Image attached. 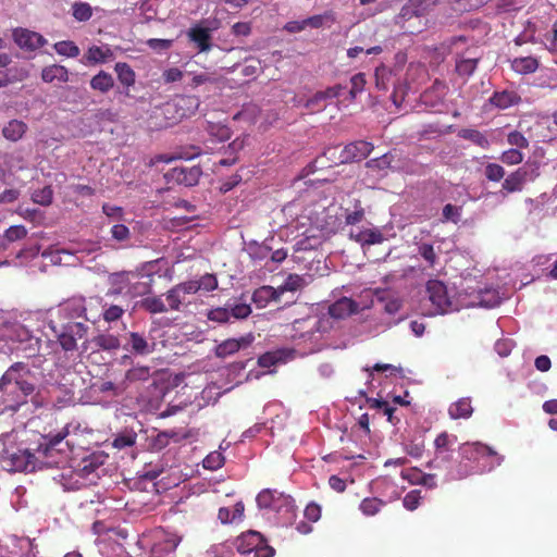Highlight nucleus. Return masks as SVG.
Listing matches in <instances>:
<instances>
[{"label":"nucleus","instance_id":"obj_1","mask_svg":"<svg viewBox=\"0 0 557 557\" xmlns=\"http://www.w3.org/2000/svg\"><path fill=\"white\" fill-rule=\"evenodd\" d=\"M373 148V145L366 140L352 141L342 149H339V146H332L326 148L322 156L317 158L314 162L322 163L323 159H326L334 164L360 162L372 152Z\"/></svg>","mask_w":557,"mask_h":557},{"label":"nucleus","instance_id":"obj_2","mask_svg":"<svg viewBox=\"0 0 557 557\" xmlns=\"http://www.w3.org/2000/svg\"><path fill=\"white\" fill-rule=\"evenodd\" d=\"M202 170L199 165L176 166L171 169L164 174L166 183H176L186 187H191L198 184Z\"/></svg>","mask_w":557,"mask_h":557},{"label":"nucleus","instance_id":"obj_3","mask_svg":"<svg viewBox=\"0 0 557 557\" xmlns=\"http://www.w3.org/2000/svg\"><path fill=\"white\" fill-rule=\"evenodd\" d=\"M13 37L15 44L22 48L27 50H36L47 44V40L38 33L25 29V28H16L13 32Z\"/></svg>","mask_w":557,"mask_h":557},{"label":"nucleus","instance_id":"obj_4","mask_svg":"<svg viewBox=\"0 0 557 557\" xmlns=\"http://www.w3.org/2000/svg\"><path fill=\"white\" fill-rule=\"evenodd\" d=\"M349 237L361 246L380 244L384 240L382 232L377 228H361L359 226L351 227L348 233Z\"/></svg>","mask_w":557,"mask_h":557},{"label":"nucleus","instance_id":"obj_5","mask_svg":"<svg viewBox=\"0 0 557 557\" xmlns=\"http://www.w3.org/2000/svg\"><path fill=\"white\" fill-rule=\"evenodd\" d=\"M528 175L527 168H519L505 178L502 190L506 193L520 191L528 180Z\"/></svg>","mask_w":557,"mask_h":557},{"label":"nucleus","instance_id":"obj_6","mask_svg":"<svg viewBox=\"0 0 557 557\" xmlns=\"http://www.w3.org/2000/svg\"><path fill=\"white\" fill-rule=\"evenodd\" d=\"M188 37L194 41L199 51H209L211 48V32L209 28L201 25H196L188 30Z\"/></svg>","mask_w":557,"mask_h":557},{"label":"nucleus","instance_id":"obj_7","mask_svg":"<svg viewBox=\"0 0 557 557\" xmlns=\"http://www.w3.org/2000/svg\"><path fill=\"white\" fill-rule=\"evenodd\" d=\"M520 101L521 97L517 92L509 90L496 91L490 98V102L499 109H507Z\"/></svg>","mask_w":557,"mask_h":557},{"label":"nucleus","instance_id":"obj_8","mask_svg":"<svg viewBox=\"0 0 557 557\" xmlns=\"http://www.w3.org/2000/svg\"><path fill=\"white\" fill-rule=\"evenodd\" d=\"M41 78L46 83H51L54 79H58L62 83H66L69 82V71L63 65H49L42 69Z\"/></svg>","mask_w":557,"mask_h":557},{"label":"nucleus","instance_id":"obj_9","mask_svg":"<svg viewBox=\"0 0 557 557\" xmlns=\"http://www.w3.org/2000/svg\"><path fill=\"white\" fill-rule=\"evenodd\" d=\"M27 129V125L18 120H11L2 129L4 138L11 141H17L23 137Z\"/></svg>","mask_w":557,"mask_h":557},{"label":"nucleus","instance_id":"obj_10","mask_svg":"<svg viewBox=\"0 0 557 557\" xmlns=\"http://www.w3.org/2000/svg\"><path fill=\"white\" fill-rule=\"evenodd\" d=\"M0 73L2 74L0 77V88L16 82H22L29 76V72L24 67H11L4 73Z\"/></svg>","mask_w":557,"mask_h":557},{"label":"nucleus","instance_id":"obj_11","mask_svg":"<svg viewBox=\"0 0 557 557\" xmlns=\"http://www.w3.org/2000/svg\"><path fill=\"white\" fill-rule=\"evenodd\" d=\"M113 86H114V79H113L112 75L104 71H100L90 81V87L94 90H98L103 94L108 92Z\"/></svg>","mask_w":557,"mask_h":557},{"label":"nucleus","instance_id":"obj_12","mask_svg":"<svg viewBox=\"0 0 557 557\" xmlns=\"http://www.w3.org/2000/svg\"><path fill=\"white\" fill-rule=\"evenodd\" d=\"M27 235V230L24 225H13L10 226L0 237V248L5 249L7 244H11L13 242L23 239Z\"/></svg>","mask_w":557,"mask_h":557},{"label":"nucleus","instance_id":"obj_13","mask_svg":"<svg viewBox=\"0 0 557 557\" xmlns=\"http://www.w3.org/2000/svg\"><path fill=\"white\" fill-rule=\"evenodd\" d=\"M117 78L122 85L126 88L134 85L135 83V72L133 69L125 62H117L114 67Z\"/></svg>","mask_w":557,"mask_h":557},{"label":"nucleus","instance_id":"obj_14","mask_svg":"<svg viewBox=\"0 0 557 557\" xmlns=\"http://www.w3.org/2000/svg\"><path fill=\"white\" fill-rule=\"evenodd\" d=\"M86 58L91 63H104L113 58V52L109 48L103 50L101 47L92 46L88 49Z\"/></svg>","mask_w":557,"mask_h":557},{"label":"nucleus","instance_id":"obj_15","mask_svg":"<svg viewBox=\"0 0 557 557\" xmlns=\"http://www.w3.org/2000/svg\"><path fill=\"white\" fill-rule=\"evenodd\" d=\"M458 135L459 137L470 140L482 148H486L490 145L488 139L478 129L462 128L459 131Z\"/></svg>","mask_w":557,"mask_h":557},{"label":"nucleus","instance_id":"obj_16","mask_svg":"<svg viewBox=\"0 0 557 557\" xmlns=\"http://www.w3.org/2000/svg\"><path fill=\"white\" fill-rule=\"evenodd\" d=\"M32 200L35 203L47 207L52 203L53 200V190L50 185H47L40 189H37L32 195Z\"/></svg>","mask_w":557,"mask_h":557},{"label":"nucleus","instance_id":"obj_17","mask_svg":"<svg viewBox=\"0 0 557 557\" xmlns=\"http://www.w3.org/2000/svg\"><path fill=\"white\" fill-rule=\"evenodd\" d=\"M72 15L78 22H86L92 16V8L87 2H74Z\"/></svg>","mask_w":557,"mask_h":557},{"label":"nucleus","instance_id":"obj_18","mask_svg":"<svg viewBox=\"0 0 557 557\" xmlns=\"http://www.w3.org/2000/svg\"><path fill=\"white\" fill-rule=\"evenodd\" d=\"M393 160L394 157L392 156V153L388 152L381 157L370 159L369 161L366 162V166L370 170L383 171L385 169L391 168V163Z\"/></svg>","mask_w":557,"mask_h":557},{"label":"nucleus","instance_id":"obj_19","mask_svg":"<svg viewBox=\"0 0 557 557\" xmlns=\"http://www.w3.org/2000/svg\"><path fill=\"white\" fill-rule=\"evenodd\" d=\"M513 69L519 73H533L537 69V61L533 58H521L513 61Z\"/></svg>","mask_w":557,"mask_h":557},{"label":"nucleus","instance_id":"obj_20","mask_svg":"<svg viewBox=\"0 0 557 557\" xmlns=\"http://www.w3.org/2000/svg\"><path fill=\"white\" fill-rule=\"evenodd\" d=\"M57 53L70 58L79 55V48L73 41H59L54 44Z\"/></svg>","mask_w":557,"mask_h":557},{"label":"nucleus","instance_id":"obj_21","mask_svg":"<svg viewBox=\"0 0 557 557\" xmlns=\"http://www.w3.org/2000/svg\"><path fill=\"white\" fill-rule=\"evenodd\" d=\"M479 59L471 58V59H462L456 64V71L459 75L463 76H471L476 66H478Z\"/></svg>","mask_w":557,"mask_h":557},{"label":"nucleus","instance_id":"obj_22","mask_svg":"<svg viewBox=\"0 0 557 557\" xmlns=\"http://www.w3.org/2000/svg\"><path fill=\"white\" fill-rule=\"evenodd\" d=\"M484 173L486 178L492 182H499L505 176L504 168L497 163H488Z\"/></svg>","mask_w":557,"mask_h":557},{"label":"nucleus","instance_id":"obj_23","mask_svg":"<svg viewBox=\"0 0 557 557\" xmlns=\"http://www.w3.org/2000/svg\"><path fill=\"white\" fill-rule=\"evenodd\" d=\"M500 160L506 164H519L522 162L523 157L522 153L515 148H511L509 150H506L503 152Z\"/></svg>","mask_w":557,"mask_h":557},{"label":"nucleus","instance_id":"obj_24","mask_svg":"<svg viewBox=\"0 0 557 557\" xmlns=\"http://www.w3.org/2000/svg\"><path fill=\"white\" fill-rule=\"evenodd\" d=\"M172 45H173L172 39L151 38V39L147 40V46L157 52H162V51L169 50L172 47Z\"/></svg>","mask_w":557,"mask_h":557},{"label":"nucleus","instance_id":"obj_25","mask_svg":"<svg viewBox=\"0 0 557 557\" xmlns=\"http://www.w3.org/2000/svg\"><path fill=\"white\" fill-rule=\"evenodd\" d=\"M325 95L323 94V91H317L311 98H309L306 103H305V108L307 109H310V110H318V111H321L324 106H321V102L322 101H325Z\"/></svg>","mask_w":557,"mask_h":557},{"label":"nucleus","instance_id":"obj_26","mask_svg":"<svg viewBox=\"0 0 557 557\" xmlns=\"http://www.w3.org/2000/svg\"><path fill=\"white\" fill-rule=\"evenodd\" d=\"M418 252L425 261L429 262L430 265H433L436 259V255L434 248L430 244H421L418 247Z\"/></svg>","mask_w":557,"mask_h":557},{"label":"nucleus","instance_id":"obj_27","mask_svg":"<svg viewBox=\"0 0 557 557\" xmlns=\"http://www.w3.org/2000/svg\"><path fill=\"white\" fill-rule=\"evenodd\" d=\"M443 216L447 221L457 223L460 219V208H458L451 203H447L443 208Z\"/></svg>","mask_w":557,"mask_h":557},{"label":"nucleus","instance_id":"obj_28","mask_svg":"<svg viewBox=\"0 0 557 557\" xmlns=\"http://www.w3.org/2000/svg\"><path fill=\"white\" fill-rule=\"evenodd\" d=\"M507 140L509 145L519 148H527L529 146L528 139L518 131L509 133Z\"/></svg>","mask_w":557,"mask_h":557},{"label":"nucleus","instance_id":"obj_29","mask_svg":"<svg viewBox=\"0 0 557 557\" xmlns=\"http://www.w3.org/2000/svg\"><path fill=\"white\" fill-rule=\"evenodd\" d=\"M112 237L119 242H124L129 237V230L124 224H115L111 228Z\"/></svg>","mask_w":557,"mask_h":557},{"label":"nucleus","instance_id":"obj_30","mask_svg":"<svg viewBox=\"0 0 557 557\" xmlns=\"http://www.w3.org/2000/svg\"><path fill=\"white\" fill-rule=\"evenodd\" d=\"M245 66L243 67V74L245 76H251L255 75L259 67H260V61L250 57L245 60Z\"/></svg>","mask_w":557,"mask_h":557},{"label":"nucleus","instance_id":"obj_31","mask_svg":"<svg viewBox=\"0 0 557 557\" xmlns=\"http://www.w3.org/2000/svg\"><path fill=\"white\" fill-rule=\"evenodd\" d=\"M260 250L263 252V251H267L268 253H270V261L272 263H280L282 261H284L287 257V252L283 249H277L275 251H271L270 248L268 247H262L260 248Z\"/></svg>","mask_w":557,"mask_h":557},{"label":"nucleus","instance_id":"obj_32","mask_svg":"<svg viewBox=\"0 0 557 557\" xmlns=\"http://www.w3.org/2000/svg\"><path fill=\"white\" fill-rule=\"evenodd\" d=\"M242 182V176L239 174H233L225 182L222 183L220 189L222 193H227L236 187Z\"/></svg>","mask_w":557,"mask_h":557},{"label":"nucleus","instance_id":"obj_33","mask_svg":"<svg viewBox=\"0 0 557 557\" xmlns=\"http://www.w3.org/2000/svg\"><path fill=\"white\" fill-rule=\"evenodd\" d=\"M351 88L361 92L366 85V76L363 73H357L350 78Z\"/></svg>","mask_w":557,"mask_h":557},{"label":"nucleus","instance_id":"obj_34","mask_svg":"<svg viewBox=\"0 0 557 557\" xmlns=\"http://www.w3.org/2000/svg\"><path fill=\"white\" fill-rule=\"evenodd\" d=\"M163 77L166 83L178 82L183 77V72L176 67H172L163 73Z\"/></svg>","mask_w":557,"mask_h":557},{"label":"nucleus","instance_id":"obj_35","mask_svg":"<svg viewBox=\"0 0 557 557\" xmlns=\"http://www.w3.org/2000/svg\"><path fill=\"white\" fill-rule=\"evenodd\" d=\"M18 197L20 191L17 189H5L0 194V203L14 202Z\"/></svg>","mask_w":557,"mask_h":557},{"label":"nucleus","instance_id":"obj_36","mask_svg":"<svg viewBox=\"0 0 557 557\" xmlns=\"http://www.w3.org/2000/svg\"><path fill=\"white\" fill-rule=\"evenodd\" d=\"M232 30L236 36H248L251 33V27L249 23L238 22L233 25Z\"/></svg>","mask_w":557,"mask_h":557},{"label":"nucleus","instance_id":"obj_37","mask_svg":"<svg viewBox=\"0 0 557 557\" xmlns=\"http://www.w3.org/2000/svg\"><path fill=\"white\" fill-rule=\"evenodd\" d=\"M345 88H346L345 86L337 84V85L327 87L325 90H322V91L325 95V99H332V98L339 97L342 95V91Z\"/></svg>","mask_w":557,"mask_h":557},{"label":"nucleus","instance_id":"obj_38","mask_svg":"<svg viewBox=\"0 0 557 557\" xmlns=\"http://www.w3.org/2000/svg\"><path fill=\"white\" fill-rule=\"evenodd\" d=\"M306 23H305V20L302 21H290V22H287L284 26V29L287 30L288 33H299L301 32L302 29L306 28Z\"/></svg>","mask_w":557,"mask_h":557},{"label":"nucleus","instance_id":"obj_39","mask_svg":"<svg viewBox=\"0 0 557 557\" xmlns=\"http://www.w3.org/2000/svg\"><path fill=\"white\" fill-rule=\"evenodd\" d=\"M498 7L507 12L519 10L522 8V0H502Z\"/></svg>","mask_w":557,"mask_h":557},{"label":"nucleus","instance_id":"obj_40","mask_svg":"<svg viewBox=\"0 0 557 557\" xmlns=\"http://www.w3.org/2000/svg\"><path fill=\"white\" fill-rule=\"evenodd\" d=\"M363 209H359V210H355L354 212L351 213H348L346 215V223L348 225H351L352 227H355V224H357L358 222H360L363 218Z\"/></svg>","mask_w":557,"mask_h":557},{"label":"nucleus","instance_id":"obj_41","mask_svg":"<svg viewBox=\"0 0 557 557\" xmlns=\"http://www.w3.org/2000/svg\"><path fill=\"white\" fill-rule=\"evenodd\" d=\"M159 264L160 260L146 263L143 268L141 276L152 277L157 273Z\"/></svg>","mask_w":557,"mask_h":557},{"label":"nucleus","instance_id":"obj_42","mask_svg":"<svg viewBox=\"0 0 557 557\" xmlns=\"http://www.w3.org/2000/svg\"><path fill=\"white\" fill-rule=\"evenodd\" d=\"M327 18V15H313L305 20L307 26H311L313 28H319L323 26L324 20Z\"/></svg>","mask_w":557,"mask_h":557},{"label":"nucleus","instance_id":"obj_43","mask_svg":"<svg viewBox=\"0 0 557 557\" xmlns=\"http://www.w3.org/2000/svg\"><path fill=\"white\" fill-rule=\"evenodd\" d=\"M212 82H213V78L209 75V73H200L193 77L191 86L197 87L199 85H202L206 83H212Z\"/></svg>","mask_w":557,"mask_h":557},{"label":"nucleus","instance_id":"obj_44","mask_svg":"<svg viewBox=\"0 0 557 557\" xmlns=\"http://www.w3.org/2000/svg\"><path fill=\"white\" fill-rule=\"evenodd\" d=\"M102 211L104 214H107L110 218H119L122 215V208L116 206H110L108 203H104L102 206Z\"/></svg>","mask_w":557,"mask_h":557},{"label":"nucleus","instance_id":"obj_45","mask_svg":"<svg viewBox=\"0 0 557 557\" xmlns=\"http://www.w3.org/2000/svg\"><path fill=\"white\" fill-rule=\"evenodd\" d=\"M385 72H386L385 67L375 70V85L379 89H383V90L387 89L386 83L384 81Z\"/></svg>","mask_w":557,"mask_h":557},{"label":"nucleus","instance_id":"obj_46","mask_svg":"<svg viewBox=\"0 0 557 557\" xmlns=\"http://www.w3.org/2000/svg\"><path fill=\"white\" fill-rule=\"evenodd\" d=\"M523 168H527V170L529 171V175H528V178L529 180H533L535 177H537L540 175V165L537 162H534V163H527Z\"/></svg>","mask_w":557,"mask_h":557},{"label":"nucleus","instance_id":"obj_47","mask_svg":"<svg viewBox=\"0 0 557 557\" xmlns=\"http://www.w3.org/2000/svg\"><path fill=\"white\" fill-rule=\"evenodd\" d=\"M175 206H176L177 208H183V209H185V210H186L187 212H189V213H193V212H195V210H196V207H195L194 205H191L189 201L184 200V199L178 200V201L175 203Z\"/></svg>","mask_w":557,"mask_h":557},{"label":"nucleus","instance_id":"obj_48","mask_svg":"<svg viewBox=\"0 0 557 557\" xmlns=\"http://www.w3.org/2000/svg\"><path fill=\"white\" fill-rule=\"evenodd\" d=\"M244 148V139L236 138L228 145V149H231L233 152L239 151Z\"/></svg>","mask_w":557,"mask_h":557},{"label":"nucleus","instance_id":"obj_49","mask_svg":"<svg viewBox=\"0 0 557 557\" xmlns=\"http://www.w3.org/2000/svg\"><path fill=\"white\" fill-rule=\"evenodd\" d=\"M413 10L410 7H403L399 17L401 18H410L413 15Z\"/></svg>","mask_w":557,"mask_h":557},{"label":"nucleus","instance_id":"obj_50","mask_svg":"<svg viewBox=\"0 0 557 557\" xmlns=\"http://www.w3.org/2000/svg\"><path fill=\"white\" fill-rule=\"evenodd\" d=\"M363 52L362 47H352L347 50V55L349 58H356L359 53Z\"/></svg>","mask_w":557,"mask_h":557},{"label":"nucleus","instance_id":"obj_51","mask_svg":"<svg viewBox=\"0 0 557 557\" xmlns=\"http://www.w3.org/2000/svg\"><path fill=\"white\" fill-rule=\"evenodd\" d=\"M11 63V57L7 53L0 54V67H5Z\"/></svg>","mask_w":557,"mask_h":557},{"label":"nucleus","instance_id":"obj_52","mask_svg":"<svg viewBox=\"0 0 557 557\" xmlns=\"http://www.w3.org/2000/svg\"><path fill=\"white\" fill-rule=\"evenodd\" d=\"M78 190H79L83 195H87V196H90V195H92V193H94V189H92L90 186H87V185H79V186H78Z\"/></svg>","mask_w":557,"mask_h":557},{"label":"nucleus","instance_id":"obj_53","mask_svg":"<svg viewBox=\"0 0 557 557\" xmlns=\"http://www.w3.org/2000/svg\"><path fill=\"white\" fill-rule=\"evenodd\" d=\"M237 162V158H232V159H222L219 163L220 165H223V166H230V165H233Z\"/></svg>","mask_w":557,"mask_h":557},{"label":"nucleus","instance_id":"obj_54","mask_svg":"<svg viewBox=\"0 0 557 557\" xmlns=\"http://www.w3.org/2000/svg\"><path fill=\"white\" fill-rule=\"evenodd\" d=\"M383 51L381 46L371 47L366 51L367 54H380Z\"/></svg>","mask_w":557,"mask_h":557},{"label":"nucleus","instance_id":"obj_55","mask_svg":"<svg viewBox=\"0 0 557 557\" xmlns=\"http://www.w3.org/2000/svg\"><path fill=\"white\" fill-rule=\"evenodd\" d=\"M549 275L552 276V278H557V259L554 262V267L550 270Z\"/></svg>","mask_w":557,"mask_h":557},{"label":"nucleus","instance_id":"obj_56","mask_svg":"<svg viewBox=\"0 0 557 557\" xmlns=\"http://www.w3.org/2000/svg\"><path fill=\"white\" fill-rule=\"evenodd\" d=\"M358 94H359L358 91H355V89L350 88V90H349V92H348V95H349V96H348V99H349L350 101H354V100L356 99V97H357V95H358Z\"/></svg>","mask_w":557,"mask_h":557},{"label":"nucleus","instance_id":"obj_57","mask_svg":"<svg viewBox=\"0 0 557 557\" xmlns=\"http://www.w3.org/2000/svg\"><path fill=\"white\" fill-rule=\"evenodd\" d=\"M156 160L157 161H162V162H169L171 159L170 158H165V156L160 154V156H158L156 158Z\"/></svg>","mask_w":557,"mask_h":557},{"label":"nucleus","instance_id":"obj_58","mask_svg":"<svg viewBox=\"0 0 557 557\" xmlns=\"http://www.w3.org/2000/svg\"><path fill=\"white\" fill-rule=\"evenodd\" d=\"M200 278H206V280H209V278H216L214 274H211V273H206L205 275H202Z\"/></svg>","mask_w":557,"mask_h":557},{"label":"nucleus","instance_id":"obj_59","mask_svg":"<svg viewBox=\"0 0 557 557\" xmlns=\"http://www.w3.org/2000/svg\"><path fill=\"white\" fill-rule=\"evenodd\" d=\"M375 1H376V0H360V3H361L362 5H366V4L373 3V2H375Z\"/></svg>","mask_w":557,"mask_h":557},{"label":"nucleus","instance_id":"obj_60","mask_svg":"<svg viewBox=\"0 0 557 557\" xmlns=\"http://www.w3.org/2000/svg\"><path fill=\"white\" fill-rule=\"evenodd\" d=\"M286 278L293 280V278H301L298 274H288Z\"/></svg>","mask_w":557,"mask_h":557},{"label":"nucleus","instance_id":"obj_61","mask_svg":"<svg viewBox=\"0 0 557 557\" xmlns=\"http://www.w3.org/2000/svg\"><path fill=\"white\" fill-rule=\"evenodd\" d=\"M100 114H101L102 116H104V115H110V114H111V112H110L109 110H106V111H102Z\"/></svg>","mask_w":557,"mask_h":557},{"label":"nucleus","instance_id":"obj_62","mask_svg":"<svg viewBox=\"0 0 557 557\" xmlns=\"http://www.w3.org/2000/svg\"><path fill=\"white\" fill-rule=\"evenodd\" d=\"M23 256H25V251H24V250H21V251L17 253V257H18V258H21V257H23Z\"/></svg>","mask_w":557,"mask_h":557},{"label":"nucleus","instance_id":"obj_63","mask_svg":"<svg viewBox=\"0 0 557 557\" xmlns=\"http://www.w3.org/2000/svg\"><path fill=\"white\" fill-rule=\"evenodd\" d=\"M553 117H554V122L557 124V112H555V113L553 114Z\"/></svg>","mask_w":557,"mask_h":557},{"label":"nucleus","instance_id":"obj_64","mask_svg":"<svg viewBox=\"0 0 557 557\" xmlns=\"http://www.w3.org/2000/svg\"><path fill=\"white\" fill-rule=\"evenodd\" d=\"M29 252H30V256H35L37 253V251H35L33 249H30Z\"/></svg>","mask_w":557,"mask_h":557}]
</instances>
